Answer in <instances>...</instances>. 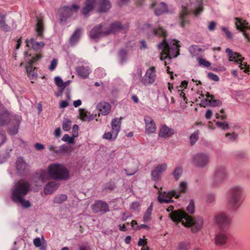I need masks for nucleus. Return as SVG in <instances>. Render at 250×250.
Here are the masks:
<instances>
[{
    "label": "nucleus",
    "instance_id": "nucleus-47",
    "mask_svg": "<svg viewBox=\"0 0 250 250\" xmlns=\"http://www.w3.org/2000/svg\"><path fill=\"white\" fill-rule=\"evenodd\" d=\"M71 127V121L68 119H65L63 121L62 124V129L65 131H68Z\"/></svg>",
    "mask_w": 250,
    "mask_h": 250
},
{
    "label": "nucleus",
    "instance_id": "nucleus-2",
    "mask_svg": "<svg viewBox=\"0 0 250 250\" xmlns=\"http://www.w3.org/2000/svg\"><path fill=\"white\" fill-rule=\"evenodd\" d=\"M173 209V207L170 206L167 208V210L168 212L171 211L169 216L173 222H182L186 227H191L192 232H196L201 229L203 222L201 218L194 219L183 210L172 211Z\"/></svg>",
    "mask_w": 250,
    "mask_h": 250
},
{
    "label": "nucleus",
    "instance_id": "nucleus-61",
    "mask_svg": "<svg viewBox=\"0 0 250 250\" xmlns=\"http://www.w3.org/2000/svg\"><path fill=\"white\" fill-rule=\"evenodd\" d=\"M213 115L212 111L210 109H208L206 113L205 117L207 119H210Z\"/></svg>",
    "mask_w": 250,
    "mask_h": 250
},
{
    "label": "nucleus",
    "instance_id": "nucleus-14",
    "mask_svg": "<svg viewBox=\"0 0 250 250\" xmlns=\"http://www.w3.org/2000/svg\"><path fill=\"white\" fill-rule=\"evenodd\" d=\"M112 132H108L104 134L103 138L109 140L111 139H115L120 130L121 121L118 118L113 119L111 122Z\"/></svg>",
    "mask_w": 250,
    "mask_h": 250
},
{
    "label": "nucleus",
    "instance_id": "nucleus-13",
    "mask_svg": "<svg viewBox=\"0 0 250 250\" xmlns=\"http://www.w3.org/2000/svg\"><path fill=\"white\" fill-rule=\"evenodd\" d=\"M209 162V158L208 154L198 153L193 155L191 159V163L193 166L199 168L206 167Z\"/></svg>",
    "mask_w": 250,
    "mask_h": 250
},
{
    "label": "nucleus",
    "instance_id": "nucleus-30",
    "mask_svg": "<svg viewBox=\"0 0 250 250\" xmlns=\"http://www.w3.org/2000/svg\"><path fill=\"white\" fill-rule=\"evenodd\" d=\"M189 12L188 11L187 6H182V11L180 14V19L181 20V26L184 27L187 23L188 22V20L186 19L187 16L189 14Z\"/></svg>",
    "mask_w": 250,
    "mask_h": 250
},
{
    "label": "nucleus",
    "instance_id": "nucleus-49",
    "mask_svg": "<svg viewBox=\"0 0 250 250\" xmlns=\"http://www.w3.org/2000/svg\"><path fill=\"white\" fill-rule=\"evenodd\" d=\"M142 71L140 68H137L136 72L133 74V81L135 82V81L138 79H140L142 77Z\"/></svg>",
    "mask_w": 250,
    "mask_h": 250
},
{
    "label": "nucleus",
    "instance_id": "nucleus-21",
    "mask_svg": "<svg viewBox=\"0 0 250 250\" xmlns=\"http://www.w3.org/2000/svg\"><path fill=\"white\" fill-rule=\"evenodd\" d=\"M235 20V26L237 29L240 30L243 33V35L245 38L248 41H250V38L248 34L246 33V30L250 28V25L249 23L244 20L236 18Z\"/></svg>",
    "mask_w": 250,
    "mask_h": 250
},
{
    "label": "nucleus",
    "instance_id": "nucleus-4",
    "mask_svg": "<svg viewBox=\"0 0 250 250\" xmlns=\"http://www.w3.org/2000/svg\"><path fill=\"white\" fill-rule=\"evenodd\" d=\"M227 205L229 208L236 211L242 205L244 199V190L242 187L233 186L227 191Z\"/></svg>",
    "mask_w": 250,
    "mask_h": 250
},
{
    "label": "nucleus",
    "instance_id": "nucleus-16",
    "mask_svg": "<svg viewBox=\"0 0 250 250\" xmlns=\"http://www.w3.org/2000/svg\"><path fill=\"white\" fill-rule=\"evenodd\" d=\"M75 142H67L65 145H62L60 147L50 146L49 149L53 151L57 154H69L73 149V146Z\"/></svg>",
    "mask_w": 250,
    "mask_h": 250
},
{
    "label": "nucleus",
    "instance_id": "nucleus-33",
    "mask_svg": "<svg viewBox=\"0 0 250 250\" xmlns=\"http://www.w3.org/2000/svg\"><path fill=\"white\" fill-rule=\"evenodd\" d=\"M78 74L84 78L87 77L90 73L88 66H79L76 69Z\"/></svg>",
    "mask_w": 250,
    "mask_h": 250
},
{
    "label": "nucleus",
    "instance_id": "nucleus-26",
    "mask_svg": "<svg viewBox=\"0 0 250 250\" xmlns=\"http://www.w3.org/2000/svg\"><path fill=\"white\" fill-rule=\"evenodd\" d=\"M26 46L27 47H31L34 50L38 51L41 50L44 46V43L42 42H37L35 40L31 38L29 39H26L25 41Z\"/></svg>",
    "mask_w": 250,
    "mask_h": 250
},
{
    "label": "nucleus",
    "instance_id": "nucleus-3",
    "mask_svg": "<svg viewBox=\"0 0 250 250\" xmlns=\"http://www.w3.org/2000/svg\"><path fill=\"white\" fill-rule=\"evenodd\" d=\"M50 176L55 179L66 180L69 177V172L62 165L55 164L48 167V173L45 170H40L36 174V177L42 182Z\"/></svg>",
    "mask_w": 250,
    "mask_h": 250
},
{
    "label": "nucleus",
    "instance_id": "nucleus-17",
    "mask_svg": "<svg viewBox=\"0 0 250 250\" xmlns=\"http://www.w3.org/2000/svg\"><path fill=\"white\" fill-rule=\"evenodd\" d=\"M156 78L155 67L152 66L146 70L145 76L141 79V83L144 85H150L155 81Z\"/></svg>",
    "mask_w": 250,
    "mask_h": 250
},
{
    "label": "nucleus",
    "instance_id": "nucleus-6",
    "mask_svg": "<svg viewBox=\"0 0 250 250\" xmlns=\"http://www.w3.org/2000/svg\"><path fill=\"white\" fill-rule=\"evenodd\" d=\"M30 184L26 181L21 180L18 181L12 189V200L24 197L30 191Z\"/></svg>",
    "mask_w": 250,
    "mask_h": 250
},
{
    "label": "nucleus",
    "instance_id": "nucleus-22",
    "mask_svg": "<svg viewBox=\"0 0 250 250\" xmlns=\"http://www.w3.org/2000/svg\"><path fill=\"white\" fill-rule=\"evenodd\" d=\"M175 133L174 129L169 127L166 125H162L160 126L159 131V136L167 139L170 137Z\"/></svg>",
    "mask_w": 250,
    "mask_h": 250
},
{
    "label": "nucleus",
    "instance_id": "nucleus-62",
    "mask_svg": "<svg viewBox=\"0 0 250 250\" xmlns=\"http://www.w3.org/2000/svg\"><path fill=\"white\" fill-rule=\"evenodd\" d=\"M34 245L36 247H39L41 245V242L39 237L36 238L33 241Z\"/></svg>",
    "mask_w": 250,
    "mask_h": 250
},
{
    "label": "nucleus",
    "instance_id": "nucleus-41",
    "mask_svg": "<svg viewBox=\"0 0 250 250\" xmlns=\"http://www.w3.org/2000/svg\"><path fill=\"white\" fill-rule=\"evenodd\" d=\"M16 203H20L22 207L27 208L31 207V204L29 201L25 200L24 197H21L20 199H16L14 200Z\"/></svg>",
    "mask_w": 250,
    "mask_h": 250
},
{
    "label": "nucleus",
    "instance_id": "nucleus-48",
    "mask_svg": "<svg viewBox=\"0 0 250 250\" xmlns=\"http://www.w3.org/2000/svg\"><path fill=\"white\" fill-rule=\"evenodd\" d=\"M216 125L218 127L222 128L224 130H226L229 128V125L226 122H217Z\"/></svg>",
    "mask_w": 250,
    "mask_h": 250
},
{
    "label": "nucleus",
    "instance_id": "nucleus-29",
    "mask_svg": "<svg viewBox=\"0 0 250 250\" xmlns=\"http://www.w3.org/2000/svg\"><path fill=\"white\" fill-rule=\"evenodd\" d=\"M111 106L110 104L107 102H101L97 105V108L103 115L108 114L110 111Z\"/></svg>",
    "mask_w": 250,
    "mask_h": 250
},
{
    "label": "nucleus",
    "instance_id": "nucleus-35",
    "mask_svg": "<svg viewBox=\"0 0 250 250\" xmlns=\"http://www.w3.org/2000/svg\"><path fill=\"white\" fill-rule=\"evenodd\" d=\"M44 30L43 22L42 19L38 18L36 26V31L38 36L42 37Z\"/></svg>",
    "mask_w": 250,
    "mask_h": 250
},
{
    "label": "nucleus",
    "instance_id": "nucleus-31",
    "mask_svg": "<svg viewBox=\"0 0 250 250\" xmlns=\"http://www.w3.org/2000/svg\"><path fill=\"white\" fill-rule=\"evenodd\" d=\"M58 184L56 181H52L48 183L45 187L44 192L45 194H52L54 191L58 188Z\"/></svg>",
    "mask_w": 250,
    "mask_h": 250
},
{
    "label": "nucleus",
    "instance_id": "nucleus-46",
    "mask_svg": "<svg viewBox=\"0 0 250 250\" xmlns=\"http://www.w3.org/2000/svg\"><path fill=\"white\" fill-rule=\"evenodd\" d=\"M195 210V206H194V202L193 199H191L190 200V202L189 205L187 208V211L190 214H192L194 212Z\"/></svg>",
    "mask_w": 250,
    "mask_h": 250
},
{
    "label": "nucleus",
    "instance_id": "nucleus-15",
    "mask_svg": "<svg viewBox=\"0 0 250 250\" xmlns=\"http://www.w3.org/2000/svg\"><path fill=\"white\" fill-rule=\"evenodd\" d=\"M145 132L147 135H152L156 134L157 126L152 118L148 115L144 116Z\"/></svg>",
    "mask_w": 250,
    "mask_h": 250
},
{
    "label": "nucleus",
    "instance_id": "nucleus-59",
    "mask_svg": "<svg viewBox=\"0 0 250 250\" xmlns=\"http://www.w3.org/2000/svg\"><path fill=\"white\" fill-rule=\"evenodd\" d=\"M138 244L139 246H142L143 247H146V245L147 244V241H146V239L144 240L142 238H140L139 240Z\"/></svg>",
    "mask_w": 250,
    "mask_h": 250
},
{
    "label": "nucleus",
    "instance_id": "nucleus-38",
    "mask_svg": "<svg viewBox=\"0 0 250 250\" xmlns=\"http://www.w3.org/2000/svg\"><path fill=\"white\" fill-rule=\"evenodd\" d=\"M80 118L84 121H89L92 119L91 116L90 115V113L87 112L84 109H80Z\"/></svg>",
    "mask_w": 250,
    "mask_h": 250
},
{
    "label": "nucleus",
    "instance_id": "nucleus-36",
    "mask_svg": "<svg viewBox=\"0 0 250 250\" xmlns=\"http://www.w3.org/2000/svg\"><path fill=\"white\" fill-rule=\"evenodd\" d=\"M167 11V7L164 2H160L155 9V13L157 15H160Z\"/></svg>",
    "mask_w": 250,
    "mask_h": 250
},
{
    "label": "nucleus",
    "instance_id": "nucleus-32",
    "mask_svg": "<svg viewBox=\"0 0 250 250\" xmlns=\"http://www.w3.org/2000/svg\"><path fill=\"white\" fill-rule=\"evenodd\" d=\"M111 7L110 3L108 0H99L98 5V10L100 12H104Z\"/></svg>",
    "mask_w": 250,
    "mask_h": 250
},
{
    "label": "nucleus",
    "instance_id": "nucleus-10",
    "mask_svg": "<svg viewBox=\"0 0 250 250\" xmlns=\"http://www.w3.org/2000/svg\"><path fill=\"white\" fill-rule=\"evenodd\" d=\"M228 172L225 167L217 166L215 169L212 179V184L214 186L221 184L227 177Z\"/></svg>",
    "mask_w": 250,
    "mask_h": 250
},
{
    "label": "nucleus",
    "instance_id": "nucleus-57",
    "mask_svg": "<svg viewBox=\"0 0 250 250\" xmlns=\"http://www.w3.org/2000/svg\"><path fill=\"white\" fill-rule=\"evenodd\" d=\"M140 206V204L138 202H134L132 203L130 206V208L131 209L136 210Z\"/></svg>",
    "mask_w": 250,
    "mask_h": 250
},
{
    "label": "nucleus",
    "instance_id": "nucleus-45",
    "mask_svg": "<svg viewBox=\"0 0 250 250\" xmlns=\"http://www.w3.org/2000/svg\"><path fill=\"white\" fill-rule=\"evenodd\" d=\"M21 121V117L20 116L17 117L16 125L13 128V130L9 129V133L11 135L15 134L18 132V126Z\"/></svg>",
    "mask_w": 250,
    "mask_h": 250
},
{
    "label": "nucleus",
    "instance_id": "nucleus-54",
    "mask_svg": "<svg viewBox=\"0 0 250 250\" xmlns=\"http://www.w3.org/2000/svg\"><path fill=\"white\" fill-rule=\"evenodd\" d=\"M199 131L197 130L190 136V141H197L199 138Z\"/></svg>",
    "mask_w": 250,
    "mask_h": 250
},
{
    "label": "nucleus",
    "instance_id": "nucleus-42",
    "mask_svg": "<svg viewBox=\"0 0 250 250\" xmlns=\"http://www.w3.org/2000/svg\"><path fill=\"white\" fill-rule=\"evenodd\" d=\"M152 211V204H151L150 206L147 208L146 212H145L144 215L143 219L145 222H147L150 219Z\"/></svg>",
    "mask_w": 250,
    "mask_h": 250
},
{
    "label": "nucleus",
    "instance_id": "nucleus-28",
    "mask_svg": "<svg viewBox=\"0 0 250 250\" xmlns=\"http://www.w3.org/2000/svg\"><path fill=\"white\" fill-rule=\"evenodd\" d=\"M97 4L96 0H86L85 5L82 10V14L86 16Z\"/></svg>",
    "mask_w": 250,
    "mask_h": 250
},
{
    "label": "nucleus",
    "instance_id": "nucleus-5",
    "mask_svg": "<svg viewBox=\"0 0 250 250\" xmlns=\"http://www.w3.org/2000/svg\"><path fill=\"white\" fill-rule=\"evenodd\" d=\"M187 188V183L185 182L180 183L178 190H172L168 192H162L158 190V201L160 203H169L172 202V198L174 197L176 199L180 196L181 193L186 192Z\"/></svg>",
    "mask_w": 250,
    "mask_h": 250
},
{
    "label": "nucleus",
    "instance_id": "nucleus-25",
    "mask_svg": "<svg viewBox=\"0 0 250 250\" xmlns=\"http://www.w3.org/2000/svg\"><path fill=\"white\" fill-rule=\"evenodd\" d=\"M193 4L194 7L190 8V12L192 13L195 17H198L200 15L204 10L203 1V0H195V2L193 3H190V5L188 6L190 7Z\"/></svg>",
    "mask_w": 250,
    "mask_h": 250
},
{
    "label": "nucleus",
    "instance_id": "nucleus-52",
    "mask_svg": "<svg viewBox=\"0 0 250 250\" xmlns=\"http://www.w3.org/2000/svg\"><path fill=\"white\" fill-rule=\"evenodd\" d=\"M206 200L208 203H213L215 201V196L212 194H208Z\"/></svg>",
    "mask_w": 250,
    "mask_h": 250
},
{
    "label": "nucleus",
    "instance_id": "nucleus-64",
    "mask_svg": "<svg viewBox=\"0 0 250 250\" xmlns=\"http://www.w3.org/2000/svg\"><path fill=\"white\" fill-rule=\"evenodd\" d=\"M68 105V103L66 101H62L60 103V107L61 108H63L67 107Z\"/></svg>",
    "mask_w": 250,
    "mask_h": 250
},
{
    "label": "nucleus",
    "instance_id": "nucleus-20",
    "mask_svg": "<svg viewBox=\"0 0 250 250\" xmlns=\"http://www.w3.org/2000/svg\"><path fill=\"white\" fill-rule=\"evenodd\" d=\"M229 239V234L227 231L219 230L215 235V244L217 246L225 245Z\"/></svg>",
    "mask_w": 250,
    "mask_h": 250
},
{
    "label": "nucleus",
    "instance_id": "nucleus-55",
    "mask_svg": "<svg viewBox=\"0 0 250 250\" xmlns=\"http://www.w3.org/2000/svg\"><path fill=\"white\" fill-rule=\"evenodd\" d=\"M222 30L226 34L227 38L230 39L232 38V35L230 32L229 31L228 29L225 27H222Z\"/></svg>",
    "mask_w": 250,
    "mask_h": 250
},
{
    "label": "nucleus",
    "instance_id": "nucleus-18",
    "mask_svg": "<svg viewBox=\"0 0 250 250\" xmlns=\"http://www.w3.org/2000/svg\"><path fill=\"white\" fill-rule=\"evenodd\" d=\"M167 168V166L166 163H162L158 165L152 170L151 175L152 179L157 181L161 179V175L163 173L165 172Z\"/></svg>",
    "mask_w": 250,
    "mask_h": 250
},
{
    "label": "nucleus",
    "instance_id": "nucleus-12",
    "mask_svg": "<svg viewBox=\"0 0 250 250\" xmlns=\"http://www.w3.org/2000/svg\"><path fill=\"white\" fill-rule=\"evenodd\" d=\"M79 8L80 7L76 4L61 8L58 11L61 21H65L68 18L76 13Z\"/></svg>",
    "mask_w": 250,
    "mask_h": 250
},
{
    "label": "nucleus",
    "instance_id": "nucleus-1",
    "mask_svg": "<svg viewBox=\"0 0 250 250\" xmlns=\"http://www.w3.org/2000/svg\"><path fill=\"white\" fill-rule=\"evenodd\" d=\"M153 33L155 36L164 38L163 42L158 45V48L162 50L161 60L163 61L167 59L170 60L172 58L178 56L179 54L180 45L178 44L177 41L171 40L167 42L165 39L167 35V31L162 27L153 29Z\"/></svg>",
    "mask_w": 250,
    "mask_h": 250
},
{
    "label": "nucleus",
    "instance_id": "nucleus-23",
    "mask_svg": "<svg viewBox=\"0 0 250 250\" xmlns=\"http://www.w3.org/2000/svg\"><path fill=\"white\" fill-rule=\"evenodd\" d=\"M127 28V24H122L120 22H115L111 24L107 29H106V33L108 35L126 29Z\"/></svg>",
    "mask_w": 250,
    "mask_h": 250
},
{
    "label": "nucleus",
    "instance_id": "nucleus-60",
    "mask_svg": "<svg viewBox=\"0 0 250 250\" xmlns=\"http://www.w3.org/2000/svg\"><path fill=\"white\" fill-rule=\"evenodd\" d=\"M188 245L185 243H181L179 245L178 250H187Z\"/></svg>",
    "mask_w": 250,
    "mask_h": 250
},
{
    "label": "nucleus",
    "instance_id": "nucleus-63",
    "mask_svg": "<svg viewBox=\"0 0 250 250\" xmlns=\"http://www.w3.org/2000/svg\"><path fill=\"white\" fill-rule=\"evenodd\" d=\"M216 25V24L215 22H214L213 21L210 22L208 25V30L210 31L214 30L215 28Z\"/></svg>",
    "mask_w": 250,
    "mask_h": 250
},
{
    "label": "nucleus",
    "instance_id": "nucleus-19",
    "mask_svg": "<svg viewBox=\"0 0 250 250\" xmlns=\"http://www.w3.org/2000/svg\"><path fill=\"white\" fill-rule=\"evenodd\" d=\"M105 25L104 23H102L92 28L90 32V38L95 40L103 36L107 35Z\"/></svg>",
    "mask_w": 250,
    "mask_h": 250
},
{
    "label": "nucleus",
    "instance_id": "nucleus-40",
    "mask_svg": "<svg viewBox=\"0 0 250 250\" xmlns=\"http://www.w3.org/2000/svg\"><path fill=\"white\" fill-rule=\"evenodd\" d=\"M9 120V114L7 112L5 111L0 114V125H3L7 123Z\"/></svg>",
    "mask_w": 250,
    "mask_h": 250
},
{
    "label": "nucleus",
    "instance_id": "nucleus-43",
    "mask_svg": "<svg viewBox=\"0 0 250 250\" xmlns=\"http://www.w3.org/2000/svg\"><path fill=\"white\" fill-rule=\"evenodd\" d=\"M54 80L56 84L59 87V88L61 89V92H62L64 89V84L63 83V82L62 79L60 77L57 76L55 77Z\"/></svg>",
    "mask_w": 250,
    "mask_h": 250
},
{
    "label": "nucleus",
    "instance_id": "nucleus-24",
    "mask_svg": "<svg viewBox=\"0 0 250 250\" xmlns=\"http://www.w3.org/2000/svg\"><path fill=\"white\" fill-rule=\"evenodd\" d=\"M92 209L94 212H106L109 211V206L108 204L102 201H96L92 206Z\"/></svg>",
    "mask_w": 250,
    "mask_h": 250
},
{
    "label": "nucleus",
    "instance_id": "nucleus-58",
    "mask_svg": "<svg viewBox=\"0 0 250 250\" xmlns=\"http://www.w3.org/2000/svg\"><path fill=\"white\" fill-rule=\"evenodd\" d=\"M78 128H79V127H78V125H75L73 126V131H72V132H73L72 135H73V137H76L78 136Z\"/></svg>",
    "mask_w": 250,
    "mask_h": 250
},
{
    "label": "nucleus",
    "instance_id": "nucleus-9",
    "mask_svg": "<svg viewBox=\"0 0 250 250\" xmlns=\"http://www.w3.org/2000/svg\"><path fill=\"white\" fill-rule=\"evenodd\" d=\"M226 52L227 53L229 61H234L239 64V67L241 70H244L245 73L249 72V65L243 62L244 58L237 52H233L229 48H227Z\"/></svg>",
    "mask_w": 250,
    "mask_h": 250
},
{
    "label": "nucleus",
    "instance_id": "nucleus-7",
    "mask_svg": "<svg viewBox=\"0 0 250 250\" xmlns=\"http://www.w3.org/2000/svg\"><path fill=\"white\" fill-rule=\"evenodd\" d=\"M24 55L27 62L26 70L27 76L30 79L33 80L37 77L38 74L37 68L33 67L32 64L41 59L42 56L40 54H37L35 56L31 57L30 54L28 55L27 51L25 52Z\"/></svg>",
    "mask_w": 250,
    "mask_h": 250
},
{
    "label": "nucleus",
    "instance_id": "nucleus-27",
    "mask_svg": "<svg viewBox=\"0 0 250 250\" xmlns=\"http://www.w3.org/2000/svg\"><path fill=\"white\" fill-rule=\"evenodd\" d=\"M16 168L20 174H24L28 170V166L22 158L20 157L16 162Z\"/></svg>",
    "mask_w": 250,
    "mask_h": 250
},
{
    "label": "nucleus",
    "instance_id": "nucleus-37",
    "mask_svg": "<svg viewBox=\"0 0 250 250\" xmlns=\"http://www.w3.org/2000/svg\"><path fill=\"white\" fill-rule=\"evenodd\" d=\"M67 199V196L65 194L57 195L54 197L53 202L55 204H60L66 201Z\"/></svg>",
    "mask_w": 250,
    "mask_h": 250
},
{
    "label": "nucleus",
    "instance_id": "nucleus-51",
    "mask_svg": "<svg viewBox=\"0 0 250 250\" xmlns=\"http://www.w3.org/2000/svg\"><path fill=\"white\" fill-rule=\"evenodd\" d=\"M226 137L227 139L229 140H236L238 139V135L235 132L228 133L226 134Z\"/></svg>",
    "mask_w": 250,
    "mask_h": 250
},
{
    "label": "nucleus",
    "instance_id": "nucleus-8",
    "mask_svg": "<svg viewBox=\"0 0 250 250\" xmlns=\"http://www.w3.org/2000/svg\"><path fill=\"white\" fill-rule=\"evenodd\" d=\"M219 230L227 231L230 228L231 217L226 213L222 212L215 215L213 218Z\"/></svg>",
    "mask_w": 250,
    "mask_h": 250
},
{
    "label": "nucleus",
    "instance_id": "nucleus-53",
    "mask_svg": "<svg viewBox=\"0 0 250 250\" xmlns=\"http://www.w3.org/2000/svg\"><path fill=\"white\" fill-rule=\"evenodd\" d=\"M199 63L200 65L204 66L206 67L210 66L211 64L209 62L207 61L204 59H200L199 60Z\"/></svg>",
    "mask_w": 250,
    "mask_h": 250
},
{
    "label": "nucleus",
    "instance_id": "nucleus-39",
    "mask_svg": "<svg viewBox=\"0 0 250 250\" xmlns=\"http://www.w3.org/2000/svg\"><path fill=\"white\" fill-rule=\"evenodd\" d=\"M183 170L182 167L179 166L176 167L172 172L174 179L176 181L178 180L181 176Z\"/></svg>",
    "mask_w": 250,
    "mask_h": 250
},
{
    "label": "nucleus",
    "instance_id": "nucleus-11",
    "mask_svg": "<svg viewBox=\"0 0 250 250\" xmlns=\"http://www.w3.org/2000/svg\"><path fill=\"white\" fill-rule=\"evenodd\" d=\"M198 98L201 99L200 104L204 107L208 105L215 107L222 104V102L219 100L215 99L213 95H210L208 92L206 95L202 93L199 94Z\"/></svg>",
    "mask_w": 250,
    "mask_h": 250
},
{
    "label": "nucleus",
    "instance_id": "nucleus-56",
    "mask_svg": "<svg viewBox=\"0 0 250 250\" xmlns=\"http://www.w3.org/2000/svg\"><path fill=\"white\" fill-rule=\"evenodd\" d=\"M208 76L209 78V79H210L211 80H212L214 81L218 82L219 80V77L217 75H216V74H214L213 73H209L208 74Z\"/></svg>",
    "mask_w": 250,
    "mask_h": 250
},
{
    "label": "nucleus",
    "instance_id": "nucleus-50",
    "mask_svg": "<svg viewBox=\"0 0 250 250\" xmlns=\"http://www.w3.org/2000/svg\"><path fill=\"white\" fill-rule=\"evenodd\" d=\"M58 64V60L56 59H53L50 63V64L48 67L50 71H53L56 68Z\"/></svg>",
    "mask_w": 250,
    "mask_h": 250
},
{
    "label": "nucleus",
    "instance_id": "nucleus-44",
    "mask_svg": "<svg viewBox=\"0 0 250 250\" xmlns=\"http://www.w3.org/2000/svg\"><path fill=\"white\" fill-rule=\"evenodd\" d=\"M0 18V28L6 31H8L10 27L5 22L4 16L2 15Z\"/></svg>",
    "mask_w": 250,
    "mask_h": 250
},
{
    "label": "nucleus",
    "instance_id": "nucleus-34",
    "mask_svg": "<svg viewBox=\"0 0 250 250\" xmlns=\"http://www.w3.org/2000/svg\"><path fill=\"white\" fill-rule=\"evenodd\" d=\"M81 34V29L77 28L76 29L69 39V43L72 45L76 44L80 38Z\"/></svg>",
    "mask_w": 250,
    "mask_h": 250
}]
</instances>
